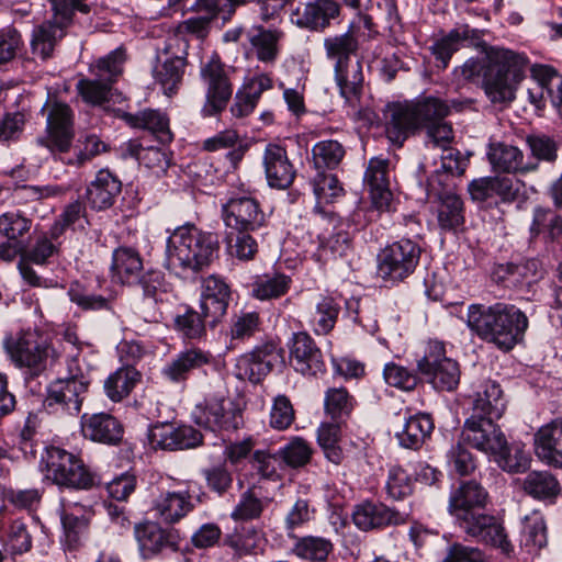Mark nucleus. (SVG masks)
Wrapping results in <instances>:
<instances>
[{"label": "nucleus", "instance_id": "8", "mask_svg": "<svg viewBox=\"0 0 562 562\" xmlns=\"http://www.w3.org/2000/svg\"><path fill=\"white\" fill-rule=\"evenodd\" d=\"M41 464L47 480L59 487L90 490L97 483V474L78 456L59 447H46Z\"/></svg>", "mask_w": 562, "mask_h": 562}, {"label": "nucleus", "instance_id": "42", "mask_svg": "<svg viewBox=\"0 0 562 562\" xmlns=\"http://www.w3.org/2000/svg\"><path fill=\"white\" fill-rule=\"evenodd\" d=\"M342 302L341 295L319 296L310 319V325L316 335H327L335 328Z\"/></svg>", "mask_w": 562, "mask_h": 562}, {"label": "nucleus", "instance_id": "32", "mask_svg": "<svg viewBox=\"0 0 562 562\" xmlns=\"http://www.w3.org/2000/svg\"><path fill=\"white\" fill-rule=\"evenodd\" d=\"M535 453L552 468L562 469V418L541 426L533 436Z\"/></svg>", "mask_w": 562, "mask_h": 562}, {"label": "nucleus", "instance_id": "6", "mask_svg": "<svg viewBox=\"0 0 562 562\" xmlns=\"http://www.w3.org/2000/svg\"><path fill=\"white\" fill-rule=\"evenodd\" d=\"M353 29V24H350L345 33L328 35L323 41L339 93L347 102L360 98L364 82L363 65L359 57L360 42Z\"/></svg>", "mask_w": 562, "mask_h": 562}, {"label": "nucleus", "instance_id": "5", "mask_svg": "<svg viewBox=\"0 0 562 562\" xmlns=\"http://www.w3.org/2000/svg\"><path fill=\"white\" fill-rule=\"evenodd\" d=\"M465 104L467 101H448L432 95L390 103L385 111L386 135L393 143L402 145L409 135L446 119L452 109L461 111Z\"/></svg>", "mask_w": 562, "mask_h": 562}, {"label": "nucleus", "instance_id": "51", "mask_svg": "<svg viewBox=\"0 0 562 562\" xmlns=\"http://www.w3.org/2000/svg\"><path fill=\"white\" fill-rule=\"evenodd\" d=\"M356 405V398L344 386L329 387L325 392L324 411L333 422L346 423Z\"/></svg>", "mask_w": 562, "mask_h": 562}, {"label": "nucleus", "instance_id": "23", "mask_svg": "<svg viewBox=\"0 0 562 562\" xmlns=\"http://www.w3.org/2000/svg\"><path fill=\"white\" fill-rule=\"evenodd\" d=\"M222 216L227 229L256 232L267 223L259 202L247 196L229 199L222 207Z\"/></svg>", "mask_w": 562, "mask_h": 562}, {"label": "nucleus", "instance_id": "27", "mask_svg": "<svg viewBox=\"0 0 562 562\" xmlns=\"http://www.w3.org/2000/svg\"><path fill=\"white\" fill-rule=\"evenodd\" d=\"M282 361V348L273 341H268L240 357L237 368L241 378L248 379L251 383H259L273 370L278 362Z\"/></svg>", "mask_w": 562, "mask_h": 562}, {"label": "nucleus", "instance_id": "2", "mask_svg": "<svg viewBox=\"0 0 562 562\" xmlns=\"http://www.w3.org/2000/svg\"><path fill=\"white\" fill-rule=\"evenodd\" d=\"M527 66L525 54L492 48L486 63L470 58L454 70V76L462 83L481 82L493 103H503L514 100L517 85L524 78Z\"/></svg>", "mask_w": 562, "mask_h": 562}, {"label": "nucleus", "instance_id": "18", "mask_svg": "<svg viewBox=\"0 0 562 562\" xmlns=\"http://www.w3.org/2000/svg\"><path fill=\"white\" fill-rule=\"evenodd\" d=\"M134 538L143 560L176 553L183 540L179 529L151 520L135 524Z\"/></svg>", "mask_w": 562, "mask_h": 562}, {"label": "nucleus", "instance_id": "45", "mask_svg": "<svg viewBox=\"0 0 562 562\" xmlns=\"http://www.w3.org/2000/svg\"><path fill=\"white\" fill-rule=\"evenodd\" d=\"M290 276L272 271L255 277L251 283L250 294L260 301L276 300L285 295L291 288Z\"/></svg>", "mask_w": 562, "mask_h": 562}, {"label": "nucleus", "instance_id": "34", "mask_svg": "<svg viewBox=\"0 0 562 562\" xmlns=\"http://www.w3.org/2000/svg\"><path fill=\"white\" fill-rule=\"evenodd\" d=\"M81 431L85 438L110 446L120 443L124 434L123 425L108 413L82 415Z\"/></svg>", "mask_w": 562, "mask_h": 562}, {"label": "nucleus", "instance_id": "36", "mask_svg": "<svg viewBox=\"0 0 562 562\" xmlns=\"http://www.w3.org/2000/svg\"><path fill=\"white\" fill-rule=\"evenodd\" d=\"M122 191V182L108 169H101L88 184L86 199L91 209L103 211L110 209Z\"/></svg>", "mask_w": 562, "mask_h": 562}, {"label": "nucleus", "instance_id": "20", "mask_svg": "<svg viewBox=\"0 0 562 562\" xmlns=\"http://www.w3.org/2000/svg\"><path fill=\"white\" fill-rule=\"evenodd\" d=\"M289 364L305 378H317L326 372L324 355L306 331L293 333L288 340Z\"/></svg>", "mask_w": 562, "mask_h": 562}, {"label": "nucleus", "instance_id": "33", "mask_svg": "<svg viewBox=\"0 0 562 562\" xmlns=\"http://www.w3.org/2000/svg\"><path fill=\"white\" fill-rule=\"evenodd\" d=\"M165 276L159 270L149 269L142 272L136 280L143 291V297L136 303V314L147 323L158 322L161 313L158 308L161 288L164 286Z\"/></svg>", "mask_w": 562, "mask_h": 562}, {"label": "nucleus", "instance_id": "16", "mask_svg": "<svg viewBox=\"0 0 562 562\" xmlns=\"http://www.w3.org/2000/svg\"><path fill=\"white\" fill-rule=\"evenodd\" d=\"M418 372L437 391H454L461 378L459 363L446 356L443 342L431 340L425 355L417 361Z\"/></svg>", "mask_w": 562, "mask_h": 562}, {"label": "nucleus", "instance_id": "3", "mask_svg": "<svg viewBox=\"0 0 562 562\" xmlns=\"http://www.w3.org/2000/svg\"><path fill=\"white\" fill-rule=\"evenodd\" d=\"M218 255V234L188 223L167 238L166 268L183 279L193 278L209 268Z\"/></svg>", "mask_w": 562, "mask_h": 562}, {"label": "nucleus", "instance_id": "60", "mask_svg": "<svg viewBox=\"0 0 562 562\" xmlns=\"http://www.w3.org/2000/svg\"><path fill=\"white\" fill-rule=\"evenodd\" d=\"M526 144L531 154L527 160H533L538 166L540 161L553 164L558 158L559 145L547 134H530L526 137Z\"/></svg>", "mask_w": 562, "mask_h": 562}, {"label": "nucleus", "instance_id": "38", "mask_svg": "<svg viewBox=\"0 0 562 562\" xmlns=\"http://www.w3.org/2000/svg\"><path fill=\"white\" fill-rule=\"evenodd\" d=\"M506 409L503 390L496 381L481 382L473 394L472 414L481 418L499 419Z\"/></svg>", "mask_w": 562, "mask_h": 562}, {"label": "nucleus", "instance_id": "57", "mask_svg": "<svg viewBox=\"0 0 562 562\" xmlns=\"http://www.w3.org/2000/svg\"><path fill=\"white\" fill-rule=\"evenodd\" d=\"M250 37V44L255 48L258 60L273 63L279 54L278 42L283 37V32L277 29H263Z\"/></svg>", "mask_w": 562, "mask_h": 562}, {"label": "nucleus", "instance_id": "22", "mask_svg": "<svg viewBox=\"0 0 562 562\" xmlns=\"http://www.w3.org/2000/svg\"><path fill=\"white\" fill-rule=\"evenodd\" d=\"M496 420L470 415L464 420L460 438L472 448L494 457L504 447L506 439Z\"/></svg>", "mask_w": 562, "mask_h": 562}, {"label": "nucleus", "instance_id": "37", "mask_svg": "<svg viewBox=\"0 0 562 562\" xmlns=\"http://www.w3.org/2000/svg\"><path fill=\"white\" fill-rule=\"evenodd\" d=\"M438 227L443 233H458L465 223V206L456 192L440 194L431 199Z\"/></svg>", "mask_w": 562, "mask_h": 562}, {"label": "nucleus", "instance_id": "24", "mask_svg": "<svg viewBox=\"0 0 562 562\" xmlns=\"http://www.w3.org/2000/svg\"><path fill=\"white\" fill-rule=\"evenodd\" d=\"M231 301V288L220 276L206 277L201 286L200 311L210 328H215L227 314Z\"/></svg>", "mask_w": 562, "mask_h": 562}, {"label": "nucleus", "instance_id": "53", "mask_svg": "<svg viewBox=\"0 0 562 562\" xmlns=\"http://www.w3.org/2000/svg\"><path fill=\"white\" fill-rule=\"evenodd\" d=\"M547 541V526L542 515L535 512L526 516L522 520L520 546L528 553H533L546 547Z\"/></svg>", "mask_w": 562, "mask_h": 562}, {"label": "nucleus", "instance_id": "30", "mask_svg": "<svg viewBox=\"0 0 562 562\" xmlns=\"http://www.w3.org/2000/svg\"><path fill=\"white\" fill-rule=\"evenodd\" d=\"M262 164L270 188L285 190L292 186L296 169L290 161L283 146L273 143L268 144L263 150Z\"/></svg>", "mask_w": 562, "mask_h": 562}, {"label": "nucleus", "instance_id": "44", "mask_svg": "<svg viewBox=\"0 0 562 562\" xmlns=\"http://www.w3.org/2000/svg\"><path fill=\"white\" fill-rule=\"evenodd\" d=\"M177 2L182 3V10L205 15L212 21L217 18L228 21L236 8L246 5V0H169V4Z\"/></svg>", "mask_w": 562, "mask_h": 562}, {"label": "nucleus", "instance_id": "4", "mask_svg": "<svg viewBox=\"0 0 562 562\" xmlns=\"http://www.w3.org/2000/svg\"><path fill=\"white\" fill-rule=\"evenodd\" d=\"M467 325L480 339L509 351L524 339L529 322L517 306L498 302L469 305Z\"/></svg>", "mask_w": 562, "mask_h": 562}, {"label": "nucleus", "instance_id": "12", "mask_svg": "<svg viewBox=\"0 0 562 562\" xmlns=\"http://www.w3.org/2000/svg\"><path fill=\"white\" fill-rule=\"evenodd\" d=\"M126 52L117 47L90 66L93 78H83L77 82V90L82 100L92 105L109 101L112 86L123 72Z\"/></svg>", "mask_w": 562, "mask_h": 562}, {"label": "nucleus", "instance_id": "52", "mask_svg": "<svg viewBox=\"0 0 562 562\" xmlns=\"http://www.w3.org/2000/svg\"><path fill=\"white\" fill-rule=\"evenodd\" d=\"M33 227V218L20 210H11L0 215V235L9 240L25 243Z\"/></svg>", "mask_w": 562, "mask_h": 562}, {"label": "nucleus", "instance_id": "62", "mask_svg": "<svg viewBox=\"0 0 562 562\" xmlns=\"http://www.w3.org/2000/svg\"><path fill=\"white\" fill-rule=\"evenodd\" d=\"M313 454V449L305 439L294 437L285 446L279 449V457L285 465L297 469L306 465Z\"/></svg>", "mask_w": 562, "mask_h": 562}, {"label": "nucleus", "instance_id": "15", "mask_svg": "<svg viewBox=\"0 0 562 562\" xmlns=\"http://www.w3.org/2000/svg\"><path fill=\"white\" fill-rule=\"evenodd\" d=\"M229 69L222 63L218 55H213L200 68V79L205 89V101L201 109L203 117L222 113L234 91Z\"/></svg>", "mask_w": 562, "mask_h": 562}, {"label": "nucleus", "instance_id": "55", "mask_svg": "<svg viewBox=\"0 0 562 562\" xmlns=\"http://www.w3.org/2000/svg\"><path fill=\"white\" fill-rule=\"evenodd\" d=\"M493 459L499 468L509 473L525 472L531 461L530 453L521 443L508 445L506 439L504 447L494 454Z\"/></svg>", "mask_w": 562, "mask_h": 562}, {"label": "nucleus", "instance_id": "35", "mask_svg": "<svg viewBox=\"0 0 562 562\" xmlns=\"http://www.w3.org/2000/svg\"><path fill=\"white\" fill-rule=\"evenodd\" d=\"M488 160L497 172L527 175L538 170L533 160L525 159L521 149L505 143H497L490 147Z\"/></svg>", "mask_w": 562, "mask_h": 562}, {"label": "nucleus", "instance_id": "61", "mask_svg": "<svg viewBox=\"0 0 562 562\" xmlns=\"http://www.w3.org/2000/svg\"><path fill=\"white\" fill-rule=\"evenodd\" d=\"M58 33L61 35V29L52 22H45L35 27L31 41L32 53L42 59L48 58L53 53Z\"/></svg>", "mask_w": 562, "mask_h": 562}, {"label": "nucleus", "instance_id": "48", "mask_svg": "<svg viewBox=\"0 0 562 562\" xmlns=\"http://www.w3.org/2000/svg\"><path fill=\"white\" fill-rule=\"evenodd\" d=\"M529 232L532 238L542 236L546 241H554L562 236V216L550 207L536 206Z\"/></svg>", "mask_w": 562, "mask_h": 562}, {"label": "nucleus", "instance_id": "31", "mask_svg": "<svg viewBox=\"0 0 562 562\" xmlns=\"http://www.w3.org/2000/svg\"><path fill=\"white\" fill-rule=\"evenodd\" d=\"M390 160L381 156L372 157L364 172L363 181L372 205L381 212L389 211L393 194L389 181Z\"/></svg>", "mask_w": 562, "mask_h": 562}, {"label": "nucleus", "instance_id": "43", "mask_svg": "<svg viewBox=\"0 0 562 562\" xmlns=\"http://www.w3.org/2000/svg\"><path fill=\"white\" fill-rule=\"evenodd\" d=\"M121 154L123 158H134L156 172H165L169 166V156L164 149L157 146L144 147L137 139L123 143Z\"/></svg>", "mask_w": 562, "mask_h": 562}, {"label": "nucleus", "instance_id": "63", "mask_svg": "<svg viewBox=\"0 0 562 562\" xmlns=\"http://www.w3.org/2000/svg\"><path fill=\"white\" fill-rule=\"evenodd\" d=\"M5 535L7 548L13 555L23 554L32 549V536L23 518L12 519Z\"/></svg>", "mask_w": 562, "mask_h": 562}, {"label": "nucleus", "instance_id": "26", "mask_svg": "<svg viewBox=\"0 0 562 562\" xmlns=\"http://www.w3.org/2000/svg\"><path fill=\"white\" fill-rule=\"evenodd\" d=\"M340 14V5L335 0H312L291 10L290 21L310 32H324Z\"/></svg>", "mask_w": 562, "mask_h": 562}, {"label": "nucleus", "instance_id": "14", "mask_svg": "<svg viewBox=\"0 0 562 562\" xmlns=\"http://www.w3.org/2000/svg\"><path fill=\"white\" fill-rule=\"evenodd\" d=\"M423 249L411 238L386 245L378 255V273L387 282L398 283L411 277L419 265Z\"/></svg>", "mask_w": 562, "mask_h": 562}, {"label": "nucleus", "instance_id": "47", "mask_svg": "<svg viewBox=\"0 0 562 562\" xmlns=\"http://www.w3.org/2000/svg\"><path fill=\"white\" fill-rule=\"evenodd\" d=\"M341 191L342 188L339 186L336 176L318 172L314 184V193L318 200L317 204L313 209L315 222L329 220L334 223L336 221L335 213L333 211L325 210L321 206V203L323 201L330 202L334 198L338 196Z\"/></svg>", "mask_w": 562, "mask_h": 562}, {"label": "nucleus", "instance_id": "54", "mask_svg": "<svg viewBox=\"0 0 562 562\" xmlns=\"http://www.w3.org/2000/svg\"><path fill=\"white\" fill-rule=\"evenodd\" d=\"M250 233L251 232L226 228L224 243L228 256L239 261H250L255 259L258 252V243Z\"/></svg>", "mask_w": 562, "mask_h": 562}, {"label": "nucleus", "instance_id": "9", "mask_svg": "<svg viewBox=\"0 0 562 562\" xmlns=\"http://www.w3.org/2000/svg\"><path fill=\"white\" fill-rule=\"evenodd\" d=\"M90 375L82 370L79 360L72 357L67 363V375L58 378L47 386L44 407L49 412L78 415L89 386Z\"/></svg>", "mask_w": 562, "mask_h": 562}, {"label": "nucleus", "instance_id": "59", "mask_svg": "<svg viewBox=\"0 0 562 562\" xmlns=\"http://www.w3.org/2000/svg\"><path fill=\"white\" fill-rule=\"evenodd\" d=\"M465 445L460 438L446 452V462L449 471L460 476L471 475L476 469V459Z\"/></svg>", "mask_w": 562, "mask_h": 562}, {"label": "nucleus", "instance_id": "58", "mask_svg": "<svg viewBox=\"0 0 562 562\" xmlns=\"http://www.w3.org/2000/svg\"><path fill=\"white\" fill-rule=\"evenodd\" d=\"M345 156L344 146L333 139L317 142L312 148V160L315 169H335Z\"/></svg>", "mask_w": 562, "mask_h": 562}, {"label": "nucleus", "instance_id": "39", "mask_svg": "<svg viewBox=\"0 0 562 562\" xmlns=\"http://www.w3.org/2000/svg\"><path fill=\"white\" fill-rule=\"evenodd\" d=\"M122 117L131 127L150 132L160 144H169L173 139L169 117L160 110L145 109L137 113H124Z\"/></svg>", "mask_w": 562, "mask_h": 562}, {"label": "nucleus", "instance_id": "40", "mask_svg": "<svg viewBox=\"0 0 562 562\" xmlns=\"http://www.w3.org/2000/svg\"><path fill=\"white\" fill-rule=\"evenodd\" d=\"M143 269V258L135 247L121 245L113 250L111 271L122 284H135Z\"/></svg>", "mask_w": 562, "mask_h": 562}, {"label": "nucleus", "instance_id": "50", "mask_svg": "<svg viewBox=\"0 0 562 562\" xmlns=\"http://www.w3.org/2000/svg\"><path fill=\"white\" fill-rule=\"evenodd\" d=\"M292 552L297 558L308 562H326L334 552V543L330 539L321 536L297 537L293 543Z\"/></svg>", "mask_w": 562, "mask_h": 562}, {"label": "nucleus", "instance_id": "28", "mask_svg": "<svg viewBox=\"0 0 562 562\" xmlns=\"http://www.w3.org/2000/svg\"><path fill=\"white\" fill-rule=\"evenodd\" d=\"M408 519V513L400 512L383 503L371 501L358 504L352 513L353 524L362 531L404 525Z\"/></svg>", "mask_w": 562, "mask_h": 562}, {"label": "nucleus", "instance_id": "29", "mask_svg": "<svg viewBox=\"0 0 562 562\" xmlns=\"http://www.w3.org/2000/svg\"><path fill=\"white\" fill-rule=\"evenodd\" d=\"M484 44L482 31L463 24L450 30L445 36L437 40L430 46V52L439 63L437 66L445 69L452 55L457 53L462 45L481 47Z\"/></svg>", "mask_w": 562, "mask_h": 562}, {"label": "nucleus", "instance_id": "21", "mask_svg": "<svg viewBox=\"0 0 562 562\" xmlns=\"http://www.w3.org/2000/svg\"><path fill=\"white\" fill-rule=\"evenodd\" d=\"M61 254V241L37 236L33 244L25 246L24 255L18 261V270L25 283L33 288H47V279L41 277L33 265L47 267Z\"/></svg>", "mask_w": 562, "mask_h": 562}, {"label": "nucleus", "instance_id": "19", "mask_svg": "<svg viewBox=\"0 0 562 562\" xmlns=\"http://www.w3.org/2000/svg\"><path fill=\"white\" fill-rule=\"evenodd\" d=\"M215 363L214 355L198 346H188L173 353L160 370L161 378L170 384L186 385L194 372H205Z\"/></svg>", "mask_w": 562, "mask_h": 562}, {"label": "nucleus", "instance_id": "11", "mask_svg": "<svg viewBox=\"0 0 562 562\" xmlns=\"http://www.w3.org/2000/svg\"><path fill=\"white\" fill-rule=\"evenodd\" d=\"M206 498L207 494L196 482H188L186 488L179 490L158 486L150 501V510L156 518L172 526L186 518Z\"/></svg>", "mask_w": 562, "mask_h": 562}, {"label": "nucleus", "instance_id": "41", "mask_svg": "<svg viewBox=\"0 0 562 562\" xmlns=\"http://www.w3.org/2000/svg\"><path fill=\"white\" fill-rule=\"evenodd\" d=\"M402 430L396 431L395 437L401 447L418 450L428 439L435 428L434 420L429 414L418 413L404 417Z\"/></svg>", "mask_w": 562, "mask_h": 562}, {"label": "nucleus", "instance_id": "10", "mask_svg": "<svg viewBox=\"0 0 562 562\" xmlns=\"http://www.w3.org/2000/svg\"><path fill=\"white\" fill-rule=\"evenodd\" d=\"M3 348L12 363L24 369L30 378H37L46 370L54 351L43 334L30 328L7 336Z\"/></svg>", "mask_w": 562, "mask_h": 562}, {"label": "nucleus", "instance_id": "56", "mask_svg": "<svg viewBox=\"0 0 562 562\" xmlns=\"http://www.w3.org/2000/svg\"><path fill=\"white\" fill-rule=\"evenodd\" d=\"M175 329L187 339H202L206 335L209 323L194 308L187 306L182 314H177L173 318Z\"/></svg>", "mask_w": 562, "mask_h": 562}, {"label": "nucleus", "instance_id": "13", "mask_svg": "<svg viewBox=\"0 0 562 562\" xmlns=\"http://www.w3.org/2000/svg\"><path fill=\"white\" fill-rule=\"evenodd\" d=\"M189 43L178 36L169 38L164 49L157 55L153 67V78L164 94L172 97L178 93L183 82L188 65Z\"/></svg>", "mask_w": 562, "mask_h": 562}, {"label": "nucleus", "instance_id": "1", "mask_svg": "<svg viewBox=\"0 0 562 562\" xmlns=\"http://www.w3.org/2000/svg\"><path fill=\"white\" fill-rule=\"evenodd\" d=\"M488 493L475 481L462 482L449 497L448 510L456 526L471 539L501 550L507 557L514 553L503 524L486 513Z\"/></svg>", "mask_w": 562, "mask_h": 562}, {"label": "nucleus", "instance_id": "64", "mask_svg": "<svg viewBox=\"0 0 562 562\" xmlns=\"http://www.w3.org/2000/svg\"><path fill=\"white\" fill-rule=\"evenodd\" d=\"M202 476L205 480L206 487L222 497L233 487L234 476L226 464H215L202 470Z\"/></svg>", "mask_w": 562, "mask_h": 562}, {"label": "nucleus", "instance_id": "46", "mask_svg": "<svg viewBox=\"0 0 562 562\" xmlns=\"http://www.w3.org/2000/svg\"><path fill=\"white\" fill-rule=\"evenodd\" d=\"M522 490L535 499L552 502L560 494L561 486L551 472L531 471L524 479Z\"/></svg>", "mask_w": 562, "mask_h": 562}, {"label": "nucleus", "instance_id": "17", "mask_svg": "<svg viewBox=\"0 0 562 562\" xmlns=\"http://www.w3.org/2000/svg\"><path fill=\"white\" fill-rule=\"evenodd\" d=\"M193 422L213 432L234 431L243 425L238 405L221 394L206 396L192 411Z\"/></svg>", "mask_w": 562, "mask_h": 562}, {"label": "nucleus", "instance_id": "7", "mask_svg": "<svg viewBox=\"0 0 562 562\" xmlns=\"http://www.w3.org/2000/svg\"><path fill=\"white\" fill-rule=\"evenodd\" d=\"M47 109L46 135L40 137L37 143L47 148L52 155L63 164L71 167H83L93 157L79 138L70 153L74 131V114L70 106L63 102L46 103L42 111Z\"/></svg>", "mask_w": 562, "mask_h": 562}, {"label": "nucleus", "instance_id": "49", "mask_svg": "<svg viewBox=\"0 0 562 562\" xmlns=\"http://www.w3.org/2000/svg\"><path fill=\"white\" fill-rule=\"evenodd\" d=\"M139 379L140 374L134 367L123 366L105 379V395L112 402H121L131 394Z\"/></svg>", "mask_w": 562, "mask_h": 562}, {"label": "nucleus", "instance_id": "25", "mask_svg": "<svg viewBox=\"0 0 562 562\" xmlns=\"http://www.w3.org/2000/svg\"><path fill=\"white\" fill-rule=\"evenodd\" d=\"M148 441L154 449L184 450L202 443V434L189 425L176 427L169 423H157L148 428Z\"/></svg>", "mask_w": 562, "mask_h": 562}]
</instances>
